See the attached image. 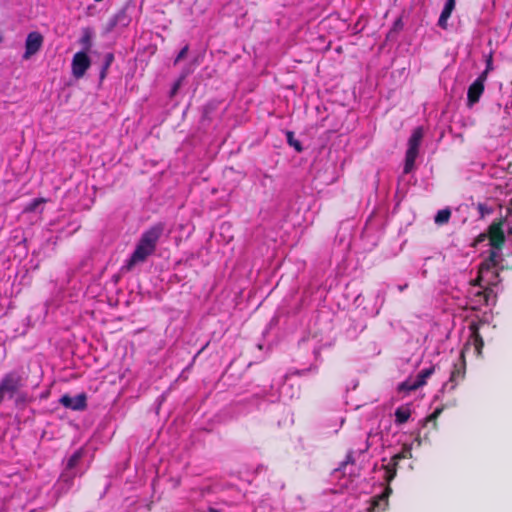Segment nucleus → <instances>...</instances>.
<instances>
[{
    "mask_svg": "<svg viewBox=\"0 0 512 512\" xmlns=\"http://www.w3.org/2000/svg\"><path fill=\"white\" fill-rule=\"evenodd\" d=\"M60 404H62L65 408L81 411L87 407V397L85 393L78 394L75 397H71L68 394H64L59 399Z\"/></svg>",
    "mask_w": 512,
    "mask_h": 512,
    "instance_id": "10",
    "label": "nucleus"
},
{
    "mask_svg": "<svg viewBox=\"0 0 512 512\" xmlns=\"http://www.w3.org/2000/svg\"><path fill=\"white\" fill-rule=\"evenodd\" d=\"M435 372V367L431 366L421 370L414 378L410 377L399 385V391L411 392L424 386L427 379Z\"/></svg>",
    "mask_w": 512,
    "mask_h": 512,
    "instance_id": "5",
    "label": "nucleus"
},
{
    "mask_svg": "<svg viewBox=\"0 0 512 512\" xmlns=\"http://www.w3.org/2000/svg\"><path fill=\"white\" fill-rule=\"evenodd\" d=\"M490 70H492V57L491 56H489V58L487 60L486 69L483 72H487V74H488Z\"/></svg>",
    "mask_w": 512,
    "mask_h": 512,
    "instance_id": "28",
    "label": "nucleus"
},
{
    "mask_svg": "<svg viewBox=\"0 0 512 512\" xmlns=\"http://www.w3.org/2000/svg\"><path fill=\"white\" fill-rule=\"evenodd\" d=\"M391 493V487L386 486L380 495L372 498L368 512H384L388 507V498Z\"/></svg>",
    "mask_w": 512,
    "mask_h": 512,
    "instance_id": "11",
    "label": "nucleus"
},
{
    "mask_svg": "<svg viewBox=\"0 0 512 512\" xmlns=\"http://www.w3.org/2000/svg\"><path fill=\"white\" fill-rule=\"evenodd\" d=\"M164 232V224L157 223L144 231L136 244L135 250L122 267L123 271L129 272L141 263H144L151 256L157 247V243Z\"/></svg>",
    "mask_w": 512,
    "mask_h": 512,
    "instance_id": "1",
    "label": "nucleus"
},
{
    "mask_svg": "<svg viewBox=\"0 0 512 512\" xmlns=\"http://www.w3.org/2000/svg\"><path fill=\"white\" fill-rule=\"evenodd\" d=\"M286 139H287V143L291 147H293L297 152H302L303 151V146H302L301 142L295 138L294 132L287 131L286 132Z\"/></svg>",
    "mask_w": 512,
    "mask_h": 512,
    "instance_id": "17",
    "label": "nucleus"
},
{
    "mask_svg": "<svg viewBox=\"0 0 512 512\" xmlns=\"http://www.w3.org/2000/svg\"><path fill=\"white\" fill-rule=\"evenodd\" d=\"M406 286H407V285H405V286H400V287H399V290H400V291H403V290L406 288Z\"/></svg>",
    "mask_w": 512,
    "mask_h": 512,
    "instance_id": "32",
    "label": "nucleus"
},
{
    "mask_svg": "<svg viewBox=\"0 0 512 512\" xmlns=\"http://www.w3.org/2000/svg\"><path fill=\"white\" fill-rule=\"evenodd\" d=\"M203 351H204V348H201V349L198 351V354H201Z\"/></svg>",
    "mask_w": 512,
    "mask_h": 512,
    "instance_id": "34",
    "label": "nucleus"
},
{
    "mask_svg": "<svg viewBox=\"0 0 512 512\" xmlns=\"http://www.w3.org/2000/svg\"><path fill=\"white\" fill-rule=\"evenodd\" d=\"M406 457H407L406 452H400V453L394 455L391 460L393 462V465L396 466L400 459H404Z\"/></svg>",
    "mask_w": 512,
    "mask_h": 512,
    "instance_id": "25",
    "label": "nucleus"
},
{
    "mask_svg": "<svg viewBox=\"0 0 512 512\" xmlns=\"http://www.w3.org/2000/svg\"><path fill=\"white\" fill-rule=\"evenodd\" d=\"M466 360L464 350H461L458 361L453 365L448 382L443 385V390H454L456 386L465 378Z\"/></svg>",
    "mask_w": 512,
    "mask_h": 512,
    "instance_id": "4",
    "label": "nucleus"
},
{
    "mask_svg": "<svg viewBox=\"0 0 512 512\" xmlns=\"http://www.w3.org/2000/svg\"><path fill=\"white\" fill-rule=\"evenodd\" d=\"M493 293V290L491 288H485L483 291L478 292V296L483 297V300L485 304H488L489 297Z\"/></svg>",
    "mask_w": 512,
    "mask_h": 512,
    "instance_id": "23",
    "label": "nucleus"
},
{
    "mask_svg": "<svg viewBox=\"0 0 512 512\" xmlns=\"http://www.w3.org/2000/svg\"><path fill=\"white\" fill-rule=\"evenodd\" d=\"M455 4L456 0H446L444 8L438 19V26L441 27L442 29H447V21L455 8Z\"/></svg>",
    "mask_w": 512,
    "mask_h": 512,
    "instance_id": "13",
    "label": "nucleus"
},
{
    "mask_svg": "<svg viewBox=\"0 0 512 512\" xmlns=\"http://www.w3.org/2000/svg\"><path fill=\"white\" fill-rule=\"evenodd\" d=\"M499 250H490L489 256L485 259L480 265V274H484L485 272H489L491 269L495 268L498 265V254Z\"/></svg>",
    "mask_w": 512,
    "mask_h": 512,
    "instance_id": "14",
    "label": "nucleus"
},
{
    "mask_svg": "<svg viewBox=\"0 0 512 512\" xmlns=\"http://www.w3.org/2000/svg\"><path fill=\"white\" fill-rule=\"evenodd\" d=\"M130 23V17L127 14L125 8L120 9L115 15L111 17L109 22L107 23L106 30L108 32L112 31L117 26H127Z\"/></svg>",
    "mask_w": 512,
    "mask_h": 512,
    "instance_id": "12",
    "label": "nucleus"
},
{
    "mask_svg": "<svg viewBox=\"0 0 512 512\" xmlns=\"http://www.w3.org/2000/svg\"><path fill=\"white\" fill-rule=\"evenodd\" d=\"M487 79V72H482L477 79L469 86L467 92L468 106H473L478 103L481 95L484 92L485 81Z\"/></svg>",
    "mask_w": 512,
    "mask_h": 512,
    "instance_id": "7",
    "label": "nucleus"
},
{
    "mask_svg": "<svg viewBox=\"0 0 512 512\" xmlns=\"http://www.w3.org/2000/svg\"><path fill=\"white\" fill-rule=\"evenodd\" d=\"M451 211L448 208L441 209L437 212L434 221L437 225H444L449 222Z\"/></svg>",
    "mask_w": 512,
    "mask_h": 512,
    "instance_id": "16",
    "label": "nucleus"
},
{
    "mask_svg": "<svg viewBox=\"0 0 512 512\" xmlns=\"http://www.w3.org/2000/svg\"><path fill=\"white\" fill-rule=\"evenodd\" d=\"M424 136V131L422 127H416L408 139L407 150L405 153V163L403 168L404 174H409L413 171L415 167V160L419 154V148Z\"/></svg>",
    "mask_w": 512,
    "mask_h": 512,
    "instance_id": "2",
    "label": "nucleus"
},
{
    "mask_svg": "<svg viewBox=\"0 0 512 512\" xmlns=\"http://www.w3.org/2000/svg\"><path fill=\"white\" fill-rule=\"evenodd\" d=\"M203 351H204V348H201V349L198 351V354H201Z\"/></svg>",
    "mask_w": 512,
    "mask_h": 512,
    "instance_id": "35",
    "label": "nucleus"
},
{
    "mask_svg": "<svg viewBox=\"0 0 512 512\" xmlns=\"http://www.w3.org/2000/svg\"><path fill=\"white\" fill-rule=\"evenodd\" d=\"M81 458H82V451L81 450L76 451L69 458L68 463H67V467L70 468V469L74 468L78 464V462L80 461Z\"/></svg>",
    "mask_w": 512,
    "mask_h": 512,
    "instance_id": "20",
    "label": "nucleus"
},
{
    "mask_svg": "<svg viewBox=\"0 0 512 512\" xmlns=\"http://www.w3.org/2000/svg\"><path fill=\"white\" fill-rule=\"evenodd\" d=\"M90 58L86 51L77 52L72 59V73L74 77L81 78L90 67Z\"/></svg>",
    "mask_w": 512,
    "mask_h": 512,
    "instance_id": "8",
    "label": "nucleus"
},
{
    "mask_svg": "<svg viewBox=\"0 0 512 512\" xmlns=\"http://www.w3.org/2000/svg\"><path fill=\"white\" fill-rule=\"evenodd\" d=\"M114 61V54L113 53H107L104 56V63L100 72L101 79L106 77L107 71L109 67L112 65Z\"/></svg>",
    "mask_w": 512,
    "mask_h": 512,
    "instance_id": "18",
    "label": "nucleus"
},
{
    "mask_svg": "<svg viewBox=\"0 0 512 512\" xmlns=\"http://www.w3.org/2000/svg\"><path fill=\"white\" fill-rule=\"evenodd\" d=\"M411 416L408 406H400L395 410V422L399 425L406 423Z\"/></svg>",
    "mask_w": 512,
    "mask_h": 512,
    "instance_id": "15",
    "label": "nucleus"
},
{
    "mask_svg": "<svg viewBox=\"0 0 512 512\" xmlns=\"http://www.w3.org/2000/svg\"><path fill=\"white\" fill-rule=\"evenodd\" d=\"M43 36L39 32H30L25 41V53L23 58L28 60L31 56L35 55L43 45Z\"/></svg>",
    "mask_w": 512,
    "mask_h": 512,
    "instance_id": "9",
    "label": "nucleus"
},
{
    "mask_svg": "<svg viewBox=\"0 0 512 512\" xmlns=\"http://www.w3.org/2000/svg\"><path fill=\"white\" fill-rule=\"evenodd\" d=\"M44 202V199L43 198H37V199H34L32 201V203L29 205V207L27 208L28 211H34L36 209V207L40 204V203H43Z\"/></svg>",
    "mask_w": 512,
    "mask_h": 512,
    "instance_id": "24",
    "label": "nucleus"
},
{
    "mask_svg": "<svg viewBox=\"0 0 512 512\" xmlns=\"http://www.w3.org/2000/svg\"><path fill=\"white\" fill-rule=\"evenodd\" d=\"M508 234H512V228L508 229Z\"/></svg>",
    "mask_w": 512,
    "mask_h": 512,
    "instance_id": "37",
    "label": "nucleus"
},
{
    "mask_svg": "<svg viewBox=\"0 0 512 512\" xmlns=\"http://www.w3.org/2000/svg\"><path fill=\"white\" fill-rule=\"evenodd\" d=\"M484 324H485V322H482V321L470 322L468 328H469L471 335H470L469 340L467 341V343L464 345V347L462 349V350H464V353L470 346H473L474 352L477 356H480L482 354V349L484 347V341H483L482 336L479 333V330H480V327Z\"/></svg>",
    "mask_w": 512,
    "mask_h": 512,
    "instance_id": "6",
    "label": "nucleus"
},
{
    "mask_svg": "<svg viewBox=\"0 0 512 512\" xmlns=\"http://www.w3.org/2000/svg\"><path fill=\"white\" fill-rule=\"evenodd\" d=\"M395 475V471L392 474H389L387 480L390 481Z\"/></svg>",
    "mask_w": 512,
    "mask_h": 512,
    "instance_id": "30",
    "label": "nucleus"
},
{
    "mask_svg": "<svg viewBox=\"0 0 512 512\" xmlns=\"http://www.w3.org/2000/svg\"><path fill=\"white\" fill-rule=\"evenodd\" d=\"M486 238H487V233H482V234H480V235L475 239V242H474L473 246H476V245H477V243L484 241Z\"/></svg>",
    "mask_w": 512,
    "mask_h": 512,
    "instance_id": "27",
    "label": "nucleus"
},
{
    "mask_svg": "<svg viewBox=\"0 0 512 512\" xmlns=\"http://www.w3.org/2000/svg\"><path fill=\"white\" fill-rule=\"evenodd\" d=\"M80 43L86 51L90 50L92 46V33L88 28L83 30V35L80 39Z\"/></svg>",
    "mask_w": 512,
    "mask_h": 512,
    "instance_id": "19",
    "label": "nucleus"
},
{
    "mask_svg": "<svg viewBox=\"0 0 512 512\" xmlns=\"http://www.w3.org/2000/svg\"><path fill=\"white\" fill-rule=\"evenodd\" d=\"M441 412H442L441 408L435 409V411L431 415L428 416L427 421L435 422L436 419L438 418V416L441 414Z\"/></svg>",
    "mask_w": 512,
    "mask_h": 512,
    "instance_id": "26",
    "label": "nucleus"
},
{
    "mask_svg": "<svg viewBox=\"0 0 512 512\" xmlns=\"http://www.w3.org/2000/svg\"><path fill=\"white\" fill-rule=\"evenodd\" d=\"M504 222L503 218L494 220L487 230L489 244L495 250H501L505 244Z\"/></svg>",
    "mask_w": 512,
    "mask_h": 512,
    "instance_id": "3",
    "label": "nucleus"
},
{
    "mask_svg": "<svg viewBox=\"0 0 512 512\" xmlns=\"http://www.w3.org/2000/svg\"><path fill=\"white\" fill-rule=\"evenodd\" d=\"M483 280V274H480V270L478 271V276L475 279V285H481V281Z\"/></svg>",
    "mask_w": 512,
    "mask_h": 512,
    "instance_id": "29",
    "label": "nucleus"
},
{
    "mask_svg": "<svg viewBox=\"0 0 512 512\" xmlns=\"http://www.w3.org/2000/svg\"><path fill=\"white\" fill-rule=\"evenodd\" d=\"M203 351H204V348H201V349L198 351V354H201Z\"/></svg>",
    "mask_w": 512,
    "mask_h": 512,
    "instance_id": "33",
    "label": "nucleus"
},
{
    "mask_svg": "<svg viewBox=\"0 0 512 512\" xmlns=\"http://www.w3.org/2000/svg\"><path fill=\"white\" fill-rule=\"evenodd\" d=\"M353 463H354L353 453L349 452L347 454L345 460L341 463L339 470H344L348 464H353Z\"/></svg>",
    "mask_w": 512,
    "mask_h": 512,
    "instance_id": "22",
    "label": "nucleus"
},
{
    "mask_svg": "<svg viewBox=\"0 0 512 512\" xmlns=\"http://www.w3.org/2000/svg\"><path fill=\"white\" fill-rule=\"evenodd\" d=\"M203 351H204V348H201V349L198 351V354H201Z\"/></svg>",
    "mask_w": 512,
    "mask_h": 512,
    "instance_id": "36",
    "label": "nucleus"
},
{
    "mask_svg": "<svg viewBox=\"0 0 512 512\" xmlns=\"http://www.w3.org/2000/svg\"><path fill=\"white\" fill-rule=\"evenodd\" d=\"M207 512H219V511L214 508H210Z\"/></svg>",
    "mask_w": 512,
    "mask_h": 512,
    "instance_id": "31",
    "label": "nucleus"
},
{
    "mask_svg": "<svg viewBox=\"0 0 512 512\" xmlns=\"http://www.w3.org/2000/svg\"><path fill=\"white\" fill-rule=\"evenodd\" d=\"M189 46L185 45L178 53L174 60V65H177L182 59H184L188 53Z\"/></svg>",
    "mask_w": 512,
    "mask_h": 512,
    "instance_id": "21",
    "label": "nucleus"
}]
</instances>
